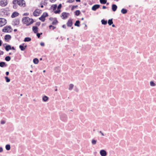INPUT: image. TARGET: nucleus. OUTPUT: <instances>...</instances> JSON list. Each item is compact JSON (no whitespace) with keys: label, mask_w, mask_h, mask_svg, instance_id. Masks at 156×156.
I'll return each mask as SVG.
<instances>
[{"label":"nucleus","mask_w":156,"mask_h":156,"mask_svg":"<svg viewBox=\"0 0 156 156\" xmlns=\"http://www.w3.org/2000/svg\"><path fill=\"white\" fill-rule=\"evenodd\" d=\"M150 85L152 87L155 86L156 85L155 84L153 81H151L150 82Z\"/></svg>","instance_id":"35"},{"label":"nucleus","mask_w":156,"mask_h":156,"mask_svg":"<svg viewBox=\"0 0 156 156\" xmlns=\"http://www.w3.org/2000/svg\"><path fill=\"white\" fill-rule=\"evenodd\" d=\"M12 49L13 50H15V48L14 47H11V49Z\"/></svg>","instance_id":"58"},{"label":"nucleus","mask_w":156,"mask_h":156,"mask_svg":"<svg viewBox=\"0 0 156 156\" xmlns=\"http://www.w3.org/2000/svg\"><path fill=\"white\" fill-rule=\"evenodd\" d=\"M18 0H13L12 2L13 4H18Z\"/></svg>","instance_id":"39"},{"label":"nucleus","mask_w":156,"mask_h":156,"mask_svg":"<svg viewBox=\"0 0 156 156\" xmlns=\"http://www.w3.org/2000/svg\"><path fill=\"white\" fill-rule=\"evenodd\" d=\"M40 24H41V22H37L36 23L35 25L36 26H39L40 25Z\"/></svg>","instance_id":"45"},{"label":"nucleus","mask_w":156,"mask_h":156,"mask_svg":"<svg viewBox=\"0 0 156 156\" xmlns=\"http://www.w3.org/2000/svg\"><path fill=\"white\" fill-rule=\"evenodd\" d=\"M76 2H80V0H76Z\"/></svg>","instance_id":"61"},{"label":"nucleus","mask_w":156,"mask_h":156,"mask_svg":"<svg viewBox=\"0 0 156 156\" xmlns=\"http://www.w3.org/2000/svg\"><path fill=\"white\" fill-rule=\"evenodd\" d=\"M52 9L54 10H55L57 7V5L56 4L53 5L51 6Z\"/></svg>","instance_id":"34"},{"label":"nucleus","mask_w":156,"mask_h":156,"mask_svg":"<svg viewBox=\"0 0 156 156\" xmlns=\"http://www.w3.org/2000/svg\"><path fill=\"white\" fill-rule=\"evenodd\" d=\"M5 49L7 51L11 49V46L9 45H7L5 47Z\"/></svg>","instance_id":"18"},{"label":"nucleus","mask_w":156,"mask_h":156,"mask_svg":"<svg viewBox=\"0 0 156 156\" xmlns=\"http://www.w3.org/2000/svg\"><path fill=\"white\" fill-rule=\"evenodd\" d=\"M58 23V20L56 19H55L52 22V24L53 25H55Z\"/></svg>","instance_id":"31"},{"label":"nucleus","mask_w":156,"mask_h":156,"mask_svg":"<svg viewBox=\"0 0 156 156\" xmlns=\"http://www.w3.org/2000/svg\"><path fill=\"white\" fill-rule=\"evenodd\" d=\"M33 61L35 64H37L39 62V60L37 58H35L34 59Z\"/></svg>","instance_id":"26"},{"label":"nucleus","mask_w":156,"mask_h":156,"mask_svg":"<svg viewBox=\"0 0 156 156\" xmlns=\"http://www.w3.org/2000/svg\"><path fill=\"white\" fill-rule=\"evenodd\" d=\"M18 5L20 6L24 7L25 6V2L24 0H18Z\"/></svg>","instance_id":"6"},{"label":"nucleus","mask_w":156,"mask_h":156,"mask_svg":"<svg viewBox=\"0 0 156 156\" xmlns=\"http://www.w3.org/2000/svg\"><path fill=\"white\" fill-rule=\"evenodd\" d=\"M56 0H52L51 2H55Z\"/></svg>","instance_id":"63"},{"label":"nucleus","mask_w":156,"mask_h":156,"mask_svg":"<svg viewBox=\"0 0 156 156\" xmlns=\"http://www.w3.org/2000/svg\"><path fill=\"white\" fill-rule=\"evenodd\" d=\"M7 65L5 64V62H0V67H3L4 66H6Z\"/></svg>","instance_id":"19"},{"label":"nucleus","mask_w":156,"mask_h":156,"mask_svg":"<svg viewBox=\"0 0 156 156\" xmlns=\"http://www.w3.org/2000/svg\"><path fill=\"white\" fill-rule=\"evenodd\" d=\"M17 30L16 29H15L14 30V31L15 32L17 31Z\"/></svg>","instance_id":"64"},{"label":"nucleus","mask_w":156,"mask_h":156,"mask_svg":"<svg viewBox=\"0 0 156 156\" xmlns=\"http://www.w3.org/2000/svg\"><path fill=\"white\" fill-rule=\"evenodd\" d=\"M127 10L125 9H122L121 10V12L123 14H125L127 13Z\"/></svg>","instance_id":"20"},{"label":"nucleus","mask_w":156,"mask_h":156,"mask_svg":"<svg viewBox=\"0 0 156 156\" xmlns=\"http://www.w3.org/2000/svg\"><path fill=\"white\" fill-rule=\"evenodd\" d=\"M106 8V7L105 6H103L102 7V9H105Z\"/></svg>","instance_id":"56"},{"label":"nucleus","mask_w":156,"mask_h":156,"mask_svg":"<svg viewBox=\"0 0 156 156\" xmlns=\"http://www.w3.org/2000/svg\"><path fill=\"white\" fill-rule=\"evenodd\" d=\"M73 87H74V85L73 84H70L69 85V89L70 90H72V89H73Z\"/></svg>","instance_id":"32"},{"label":"nucleus","mask_w":156,"mask_h":156,"mask_svg":"<svg viewBox=\"0 0 156 156\" xmlns=\"http://www.w3.org/2000/svg\"><path fill=\"white\" fill-rule=\"evenodd\" d=\"M36 34L37 36V37L38 38H39L40 37L41 35L42 34V33H37Z\"/></svg>","instance_id":"40"},{"label":"nucleus","mask_w":156,"mask_h":156,"mask_svg":"<svg viewBox=\"0 0 156 156\" xmlns=\"http://www.w3.org/2000/svg\"><path fill=\"white\" fill-rule=\"evenodd\" d=\"M19 15V13L16 12H15L12 13L11 16L12 18H14L18 16Z\"/></svg>","instance_id":"16"},{"label":"nucleus","mask_w":156,"mask_h":156,"mask_svg":"<svg viewBox=\"0 0 156 156\" xmlns=\"http://www.w3.org/2000/svg\"><path fill=\"white\" fill-rule=\"evenodd\" d=\"M6 122L5 121L3 120H2L1 121V124H5Z\"/></svg>","instance_id":"46"},{"label":"nucleus","mask_w":156,"mask_h":156,"mask_svg":"<svg viewBox=\"0 0 156 156\" xmlns=\"http://www.w3.org/2000/svg\"><path fill=\"white\" fill-rule=\"evenodd\" d=\"M101 22L102 24L105 25L107 24V21L104 19H103L101 20Z\"/></svg>","instance_id":"25"},{"label":"nucleus","mask_w":156,"mask_h":156,"mask_svg":"<svg viewBox=\"0 0 156 156\" xmlns=\"http://www.w3.org/2000/svg\"><path fill=\"white\" fill-rule=\"evenodd\" d=\"M12 30L10 26H6L2 29V31L4 32H11Z\"/></svg>","instance_id":"3"},{"label":"nucleus","mask_w":156,"mask_h":156,"mask_svg":"<svg viewBox=\"0 0 156 156\" xmlns=\"http://www.w3.org/2000/svg\"><path fill=\"white\" fill-rule=\"evenodd\" d=\"M55 70L57 71L59 69V67H57L55 68Z\"/></svg>","instance_id":"49"},{"label":"nucleus","mask_w":156,"mask_h":156,"mask_svg":"<svg viewBox=\"0 0 156 156\" xmlns=\"http://www.w3.org/2000/svg\"><path fill=\"white\" fill-rule=\"evenodd\" d=\"M112 19H109L108 21V23L109 25L110 26L112 25L113 23V22L112 20Z\"/></svg>","instance_id":"27"},{"label":"nucleus","mask_w":156,"mask_h":156,"mask_svg":"<svg viewBox=\"0 0 156 156\" xmlns=\"http://www.w3.org/2000/svg\"><path fill=\"white\" fill-rule=\"evenodd\" d=\"M11 36L9 35H6L5 36L4 38L5 40H10L11 39Z\"/></svg>","instance_id":"17"},{"label":"nucleus","mask_w":156,"mask_h":156,"mask_svg":"<svg viewBox=\"0 0 156 156\" xmlns=\"http://www.w3.org/2000/svg\"><path fill=\"white\" fill-rule=\"evenodd\" d=\"M69 13L66 12H63L62 13V19H65L68 16Z\"/></svg>","instance_id":"12"},{"label":"nucleus","mask_w":156,"mask_h":156,"mask_svg":"<svg viewBox=\"0 0 156 156\" xmlns=\"http://www.w3.org/2000/svg\"><path fill=\"white\" fill-rule=\"evenodd\" d=\"M60 118L62 121H65L67 119L66 115L64 114H62L60 115Z\"/></svg>","instance_id":"8"},{"label":"nucleus","mask_w":156,"mask_h":156,"mask_svg":"<svg viewBox=\"0 0 156 156\" xmlns=\"http://www.w3.org/2000/svg\"><path fill=\"white\" fill-rule=\"evenodd\" d=\"M112 27H115V26L114 24H112Z\"/></svg>","instance_id":"62"},{"label":"nucleus","mask_w":156,"mask_h":156,"mask_svg":"<svg viewBox=\"0 0 156 156\" xmlns=\"http://www.w3.org/2000/svg\"><path fill=\"white\" fill-rule=\"evenodd\" d=\"M18 5L17 4H13V8L15 9H17V8Z\"/></svg>","instance_id":"43"},{"label":"nucleus","mask_w":156,"mask_h":156,"mask_svg":"<svg viewBox=\"0 0 156 156\" xmlns=\"http://www.w3.org/2000/svg\"><path fill=\"white\" fill-rule=\"evenodd\" d=\"M6 149L7 151H9L11 147L10 144H8L6 145L5 146Z\"/></svg>","instance_id":"24"},{"label":"nucleus","mask_w":156,"mask_h":156,"mask_svg":"<svg viewBox=\"0 0 156 156\" xmlns=\"http://www.w3.org/2000/svg\"><path fill=\"white\" fill-rule=\"evenodd\" d=\"M48 16V15L47 13L46 12H44L41 16L39 18V19L42 22H44L45 20V18Z\"/></svg>","instance_id":"2"},{"label":"nucleus","mask_w":156,"mask_h":156,"mask_svg":"<svg viewBox=\"0 0 156 156\" xmlns=\"http://www.w3.org/2000/svg\"><path fill=\"white\" fill-rule=\"evenodd\" d=\"M100 153L101 156H106L107 154L106 151L104 150H101Z\"/></svg>","instance_id":"10"},{"label":"nucleus","mask_w":156,"mask_h":156,"mask_svg":"<svg viewBox=\"0 0 156 156\" xmlns=\"http://www.w3.org/2000/svg\"><path fill=\"white\" fill-rule=\"evenodd\" d=\"M6 23V20L5 19L3 18H0V27L4 26Z\"/></svg>","instance_id":"4"},{"label":"nucleus","mask_w":156,"mask_h":156,"mask_svg":"<svg viewBox=\"0 0 156 156\" xmlns=\"http://www.w3.org/2000/svg\"><path fill=\"white\" fill-rule=\"evenodd\" d=\"M61 12V10L60 9H57V10L55 11H54V12L55 14H59L60 13V12Z\"/></svg>","instance_id":"36"},{"label":"nucleus","mask_w":156,"mask_h":156,"mask_svg":"<svg viewBox=\"0 0 156 156\" xmlns=\"http://www.w3.org/2000/svg\"><path fill=\"white\" fill-rule=\"evenodd\" d=\"M62 4H60L58 6V7H57V9H60L62 7Z\"/></svg>","instance_id":"44"},{"label":"nucleus","mask_w":156,"mask_h":156,"mask_svg":"<svg viewBox=\"0 0 156 156\" xmlns=\"http://www.w3.org/2000/svg\"><path fill=\"white\" fill-rule=\"evenodd\" d=\"M80 21L79 20H76L75 23H74V25L76 26L79 27L80 26Z\"/></svg>","instance_id":"21"},{"label":"nucleus","mask_w":156,"mask_h":156,"mask_svg":"<svg viewBox=\"0 0 156 156\" xmlns=\"http://www.w3.org/2000/svg\"><path fill=\"white\" fill-rule=\"evenodd\" d=\"M74 1H75V0H69V1H67V2H69V3H72V2H74Z\"/></svg>","instance_id":"47"},{"label":"nucleus","mask_w":156,"mask_h":156,"mask_svg":"<svg viewBox=\"0 0 156 156\" xmlns=\"http://www.w3.org/2000/svg\"><path fill=\"white\" fill-rule=\"evenodd\" d=\"M31 38L29 37H26L24 38L23 41L24 42H29L31 41Z\"/></svg>","instance_id":"22"},{"label":"nucleus","mask_w":156,"mask_h":156,"mask_svg":"<svg viewBox=\"0 0 156 156\" xmlns=\"http://www.w3.org/2000/svg\"><path fill=\"white\" fill-rule=\"evenodd\" d=\"M62 27L63 28H65V29H66V25L65 24L63 25L62 26Z\"/></svg>","instance_id":"52"},{"label":"nucleus","mask_w":156,"mask_h":156,"mask_svg":"<svg viewBox=\"0 0 156 156\" xmlns=\"http://www.w3.org/2000/svg\"><path fill=\"white\" fill-rule=\"evenodd\" d=\"M97 142V140L94 139H92L91 141V143L92 144L95 145L96 144Z\"/></svg>","instance_id":"38"},{"label":"nucleus","mask_w":156,"mask_h":156,"mask_svg":"<svg viewBox=\"0 0 156 156\" xmlns=\"http://www.w3.org/2000/svg\"><path fill=\"white\" fill-rule=\"evenodd\" d=\"M7 4V0H1L0 1V5L4 7Z\"/></svg>","instance_id":"7"},{"label":"nucleus","mask_w":156,"mask_h":156,"mask_svg":"<svg viewBox=\"0 0 156 156\" xmlns=\"http://www.w3.org/2000/svg\"><path fill=\"white\" fill-rule=\"evenodd\" d=\"M75 13L76 16H78L80 14V12L79 10H77L75 12Z\"/></svg>","instance_id":"28"},{"label":"nucleus","mask_w":156,"mask_h":156,"mask_svg":"<svg viewBox=\"0 0 156 156\" xmlns=\"http://www.w3.org/2000/svg\"><path fill=\"white\" fill-rule=\"evenodd\" d=\"M5 59L7 61H9L11 59L10 57L9 56H7L5 57Z\"/></svg>","instance_id":"33"},{"label":"nucleus","mask_w":156,"mask_h":156,"mask_svg":"<svg viewBox=\"0 0 156 156\" xmlns=\"http://www.w3.org/2000/svg\"><path fill=\"white\" fill-rule=\"evenodd\" d=\"M117 8V6L115 4H113L112 5V9L113 12H115Z\"/></svg>","instance_id":"15"},{"label":"nucleus","mask_w":156,"mask_h":156,"mask_svg":"<svg viewBox=\"0 0 156 156\" xmlns=\"http://www.w3.org/2000/svg\"><path fill=\"white\" fill-rule=\"evenodd\" d=\"M46 0H44V3H42V4H43L44 5H45V1H46Z\"/></svg>","instance_id":"59"},{"label":"nucleus","mask_w":156,"mask_h":156,"mask_svg":"<svg viewBox=\"0 0 156 156\" xmlns=\"http://www.w3.org/2000/svg\"><path fill=\"white\" fill-rule=\"evenodd\" d=\"M29 15V13H24L23 15V16H28Z\"/></svg>","instance_id":"50"},{"label":"nucleus","mask_w":156,"mask_h":156,"mask_svg":"<svg viewBox=\"0 0 156 156\" xmlns=\"http://www.w3.org/2000/svg\"><path fill=\"white\" fill-rule=\"evenodd\" d=\"M100 5L98 4H95L92 7L91 9L94 11H95L97 9L99 8Z\"/></svg>","instance_id":"9"},{"label":"nucleus","mask_w":156,"mask_h":156,"mask_svg":"<svg viewBox=\"0 0 156 156\" xmlns=\"http://www.w3.org/2000/svg\"><path fill=\"white\" fill-rule=\"evenodd\" d=\"M107 2V0H100V3L101 4H105Z\"/></svg>","instance_id":"29"},{"label":"nucleus","mask_w":156,"mask_h":156,"mask_svg":"<svg viewBox=\"0 0 156 156\" xmlns=\"http://www.w3.org/2000/svg\"><path fill=\"white\" fill-rule=\"evenodd\" d=\"M38 28L36 26H34L32 27L33 31L35 34H36L37 33Z\"/></svg>","instance_id":"13"},{"label":"nucleus","mask_w":156,"mask_h":156,"mask_svg":"<svg viewBox=\"0 0 156 156\" xmlns=\"http://www.w3.org/2000/svg\"><path fill=\"white\" fill-rule=\"evenodd\" d=\"M49 27L50 29H51V27H52V30H54V29L55 28H56V27H54V26H52V25H50L49 26Z\"/></svg>","instance_id":"42"},{"label":"nucleus","mask_w":156,"mask_h":156,"mask_svg":"<svg viewBox=\"0 0 156 156\" xmlns=\"http://www.w3.org/2000/svg\"><path fill=\"white\" fill-rule=\"evenodd\" d=\"M3 151V148L2 147H0V152H1Z\"/></svg>","instance_id":"51"},{"label":"nucleus","mask_w":156,"mask_h":156,"mask_svg":"<svg viewBox=\"0 0 156 156\" xmlns=\"http://www.w3.org/2000/svg\"><path fill=\"white\" fill-rule=\"evenodd\" d=\"M3 52L1 51H0V55H3Z\"/></svg>","instance_id":"54"},{"label":"nucleus","mask_w":156,"mask_h":156,"mask_svg":"<svg viewBox=\"0 0 156 156\" xmlns=\"http://www.w3.org/2000/svg\"><path fill=\"white\" fill-rule=\"evenodd\" d=\"M20 20L19 18H16L14 19L12 22V24L14 26L17 25L19 24Z\"/></svg>","instance_id":"5"},{"label":"nucleus","mask_w":156,"mask_h":156,"mask_svg":"<svg viewBox=\"0 0 156 156\" xmlns=\"http://www.w3.org/2000/svg\"><path fill=\"white\" fill-rule=\"evenodd\" d=\"M22 21L24 24L27 26H29L33 23L34 21L32 19H30L28 17H23L22 19Z\"/></svg>","instance_id":"1"},{"label":"nucleus","mask_w":156,"mask_h":156,"mask_svg":"<svg viewBox=\"0 0 156 156\" xmlns=\"http://www.w3.org/2000/svg\"><path fill=\"white\" fill-rule=\"evenodd\" d=\"M9 72H6L5 73V74H6V75H7V76H8L9 75Z\"/></svg>","instance_id":"57"},{"label":"nucleus","mask_w":156,"mask_h":156,"mask_svg":"<svg viewBox=\"0 0 156 156\" xmlns=\"http://www.w3.org/2000/svg\"><path fill=\"white\" fill-rule=\"evenodd\" d=\"M5 79L6 81L8 83L10 81V79L8 77L5 76Z\"/></svg>","instance_id":"37"},{"label":"nucleus","mask_w":156,"mask_h":156,"mask_svg":"<svg viewBox=\"0 0 156 156\" xmlns=\"http://www.w3.org/2000/svg\"><path fill=\"white\" fill-rule=\"evenodd\" d=\"M67 26L68 27H71L73 25L72 20L71 19L69 20L66 23Z\"/></svg>","instance_id":"11"},{"label":"nucleus","mask_w":156,"mask_h":156,"mask_svg":"<svg viewBox=\"0 0 156 156\" xmlns=\"http://www.w3.org/2000/svg\"><path fill=\"white\" fill-rule=\"evenodd\" d=\"M78 7L77 5H73L71 8V10H73L74 9Z\"/></svg>","instance_id":"41"},{"label":"nucleus","mask_w":156,"mask_h":156,"mask_svg":"<svg viewBox=\"0 0 156 156\" xmlns=\"http://www.w3.org/2000/svg\"><path fill=\"white\" fill-rule=\"evenodd\" d=\"M19 48L21 51H23L25 49V47L23 45H20L19 46Z\"/></svg>","instance_id":"30"},{"label":"nucleus","mask_w":156,"mask_h":156,"mask_svg":"<svg viewBox=\"0 0 156 156\" xmlns=\"http://www.w3.org/2000/svg\"><path fill=\"white\" fill-rule=\"evenodd\" d=\"M99 133H100L101 135H102V136H104V134H103V133L101 131H99Z\"/></svg>","instance_id":"53"},{"label":"nucleus","mask_w":156,"mask_h":156,"mask_svg":"<svg viewBox=\"0 0 156 156\" xmlns=\"http://www.w3.org/2000/svg\"><path fill=\"white\" fill-rule=\"evenodd\" d=\"M39 10L38 9H36L33 12V15L34 16H37L39 15Z\"/></svg>","instance_id":"14"},{"label":"nucleus","mask_w":156,"mask_h":156,"mask_svg":"<svg viewBox=\"0 0 156 156\" xmlns=\"http://www.w3.org/2000/svg\"><path fill=\"white\" fill-rule=\"evenodd\" d=\"M48 97L46 96H44L42 98L43 101L44 102L47 101L48 100Z\"/></svg>","instance_id":"23"},{"label":"nucleus","mask_w":156,"mask_h":156,"mask_svg":"<svg viewBox=\"0 0 156 156\" xmlns=\"http://www.w3.org/2000/svg\"><path fill=\"white\" fill-rule=\"evenodd\" d=\"M41 8H43L44 7V6L43 5H42V3L41 4Z\"/></svg>","instance_id":"60"},{"label":"nucleus","mask_w":156,"mask_h":156,"mask_svg":"<svg viewBox=\"0 0 156 156\" xmlns=\"http://www.w3.org/2000/svg\"><path fill=\"white\" fill-rule=\"evenodd\" d=\"M41 46H44V42H41L40 44Z\"/></svg>","instance_id":"48"},{"label":"nucleus","mask_w":156,"mask_h":156,"mask_svg":"<svg viewBox=\"0 0 156 156\" xmlns=\"http://www.w3.org/2000/svg\"><path fill=\"white\" fill-rule=\"evenodd\" d=\"M2 41L0 40V46H1L2 45Z\"/></svg>","instance_id":"55"}]
</instances>
